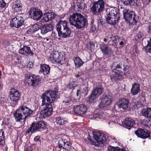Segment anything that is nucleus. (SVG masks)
I'll return each instance as SVG.
<instances>
[{
  "mask_svg": "<svg viewBox=\"0 0 151 151\" xmlns=\"http://www.w3.org/2000/svg\"><path fill=\"white\" fill-rule=\"evenodd\" d=\"M110 67L112 70L110 79L112 82L121 80L123 75L127 76L130 73L129 66L123 60L114 62Z\"/></svg>",
  "mask_w": 151,
  "mask_h": 151,
  "instance_id": "obj_1",
  "label": "nucleus"
},
{
  "mask_svg": "<svg viewBox=\"0 0 151 151\" xmlns=\"http://www.w3.org/2000/svg\"><path fill=\"white\" fill-rule=\"evenodd\" d=\"M69 19L70 24L78 29L83 28L88 24L87 18L78 13H73Z\"/></svg>",
  "mask_w": 151,
  "mask_h": 151,
  "instance_id": "obj_2",
  "label": "nucleus"
},
{
  "mask_svg": "<svg viewBox=\"0 0 151 151\" xmlns=\"http://www.w3.org/2000/svg\"><path fill=\"white\" fill-rule=\"evenodd\" d=\"M33 112V110L27 107L22 105L16 110L13 114L14 117L17 122H21L23 120L24 124L25 123L26 118Z\"/></svg>",
  "mask_w": 151,
  "mask_h": 151,
  "instance_id": "obj_3",
  "label": "nucleus"
},
{
  "mask_svg": "<svg viewBox=\"0 0 151 151\" xmlns=\"http://www.w3.org/2000/svg\"><path fill=\"white\" fill-rule=\"evenodd\" d=\"M119 10L116 7H111L107 9L105 16L107 23L111 25H115L119 19Z\"/></svg>",
  "mask_w": 151,
  "mask_h": 151,
  "instance_id": "obj_4",
  "label": "nucleus"
},
{
  "mask_svg": "<svg viewBox=\"0 0 151 151\" xmlns=\"http://www.w3.org/2000/svg\"><path fill=\"white\" fill-rule=\"evenodd\" d=\"M56 27L59 37L66 38L70 36L71 30L68 27L67 22L65 21H59L56 24Z\"/></svg>",
  "mask_w": 151,
  "mask_h": 151,
  "instance_id": "obj_5",
  "label": "nucleus"
},
{
  "mask_svg": "<svg viewBox=\"0 0 151 151\" xmlns=\"http://www.w3.org/2000/svg\"><path fill=\"white\" fill-rule=\"evenodd\" d=\"M122 12L123 19L125 22L129 25L137 24L138 18L134 11L124 9Z\"/></svg>",
  "mask_w": 151,
  "mask_h": 151,
  "instance_id": "obj_6",
  "label": "nucleus"
},
{
  "mask_svg": "<svg viewBox=\"0 0 151 151\" xmlns=\"http://www.w3.org/2000/svg\"><path fill=\"white\" fill-rule=\"evenodd\" d=\"M47 124L43 121H40L37 122H34L32 123L29 128L25 132L26 134L30 132L33 133L37 132H41L46 129Z\"/></svg>",
  "mask_w": 151,
  "mask_h": 151,
  "instance_id": "obj_7",
  "label": "nucleus"
},
{
  "mask_svg": "<svg viewBox=\"0 0 151 151\" xmlns=\"http://www.w3.org/2000/svg\"><path fill=\"white\" fill-rule=\"evenodd\" d=\"M65 55V52L63 51H54L50 54V58L53 63L61 65L66 63Z\"/></svg>",
  "mask_w": 151,
  "mask_h": 151,
  "instance_id": "obj_8",
  "label": "nucleus"
},
{
  "mask_svg": "<svg viewBox=\"0 0 151 151\" xmlns=\"http://www.w3.org/2000/svg\"><path fill=\"white\" fill-rule=\"evenodd\" d=\"M93 135L94 139L96 141L97 144H96V142L89 138L88 139L90 141L91 145H96L97 146H101L102 144L106 143L107 137H106L105 134L99 132H93Z\"/></svg>",
  "mask_w": 151,
  "mask_h": 151,
  "instance_id": "obj_9",
  "label": "nucleus"
},
{
  "mask_svg": "<svg viewBox=\"0 0 151 151\" xmlns=\"http://www.w3.org/2000/svg\"><path fill=\"white\" fill-rule=\"evenodd\" d=\"M105 2L104 0L94 1L91 8V12L93 14L98 15L105 10Z\"/></svg>",
  "mask_w": 151,
  "mask_h": 151,
  "instance_id": "obj_10",
  "label": "nucleus"
},
{
  "mask_svg": "<svg viewBox=\"0 0 151 151\" xmlns=\"http://www.w3.org/2000/svg\"><path fill=\"white\" fill-rule=\"evenodd\" d=\"M10 103L12 106L17 105L20 100L21 94L19 91L14 88H12L10 91Z\"/></svg>",
  "mask_w": 151,
  "mask_h": 151,
  "instance_id": "obj_11",
  "label": "nucleus"
},
{
  "mask_svg": "<svg viewBox=\"0 0 151 151\" xmlns=\"http://www.w3.org/2000/svg\"><path fill=\"white\" fill-rule=\"evenodd\" d=\"M29 15L31 19L38 21L43 17V14L40 9L37 8L31 7L29 11Z\"/></svg>",
  "mask_w": 151,
  "mask_h": 151,
  "instance_id": "obj_12",
  "label": "nucleus"
},
{
  "mask_svg": "<svg viewBox=\"0 0 151 151\" xmlns=\"http://www.w3.org/2000/svg\"><path fill=\"white\" fill-rule=\"evenodd\" d=\"M24 21L22 16L17 15L10 21V26L12 27L19 28L23 25Z\"/></svg>",
  "mask_w": 151,
  "mask_h": 151,
  "instance_id": "obj_13",
  "label": "nucleus"
},
{
  "mask_svg": "<svg viewBox=\"0 0 151 151\" xmlns=\"http://www.w3.org/2000/svg\"><path fill=\"white\" fill-rule=\"evenodd\" d=\"M102 93V89L100 87H96L93 90L91 93L88 97V101L93 102L97 98L100 96Z\"/></svg>",
  "mask_w": 151,
  "mask_h": 151,
  "instance_id": "obj_14",
  "label": "nucleus"
},
{
  "mask_svg": "<svg viewBox=\"0 0 151 151\" xmlns=\"http://www.w3.org/2000/svg\"><path fill=\"white\" fill-rule=\"evenodd\" d=\"M91 27L90 31L91 32H94V31L98 29H99V28H101L103 25V20L102 19L99 18L96 20V21L94 24V20L93 18H91Z\"/></svg>",
  "mask_w": 151,
  "mask_h": 151,
  "instance_id": "obj_15",
  "label": "nucleus"
},
{
  "mask_svg": "<svg viewBox=\"0 0 151 151\" xmlns=\"http://www.w3.org/2000/svg\"><path fill=\"white\" fill-rule=\"evenodd\" d=\"M112 100L107 95L103 97L98 105L100 109L106 108L110 105L112 102Z\"/></svg>",
  "mask_w": 151,
  "mask_h": 151,
  "instance_id": "obj_16",
  "label": "nucleus"
},
{
  "mask_svg": "<svg viewBox=\"0 0 151 151\" xmlns=\"http://www.w3.org/2000/svg\"><path fill=\"white\" fill-rule=\"evenodd\" d=\"M135 134L139 137L145 139L150 137V132L146 129L139 128L135 131Z\"/></svg>",
  "mask_w": 151,
  "mask_h": 151,
  "instance_id": "obj_17",
  "label": "nucleus"
},
{
  "mask_svg": "<svg viewBox=\"0 0 151 151\" xmlns=\"http://www.w3.org/2000/svg\"><path fill=\"white\" fill-rule=\"evenodd\" d=\"M43 109L40 112V117L45 118L48 117L51 115L53 111L52 105H48V106H43Z\"/></svg>",
  "mask_w": 151,
  "mask_h": 151,
  "instance_id": "obj_18",
  "label": "nucleus"
},
{
  "mask_svg": "<svg viewBox=\"0 0 151 151\" xmlns=\"http://www.w3.org/2000/svg\"><path fill=\"white\" fill-rule=\"evenodd\" d=\"M87 110V106L83 104L75 106H73V111L75 113L79 115L85 114Z\"/></svg>",
  "mask_w": 151,
  "mask_h": 151,
  "instance_id": "obj_19",
  "label": "nucleus"
},
{
  "mask_svg": "<svg viewBox=\"0 0 151 151\" xmlns=\"http://www.w3.org/2000/svg\"><path fill=\"white\" fill-rule=\"evenodd\" d=\"M19 52L22 55L33 56L34 52L31 50L30 47L26 45H24L23 47L19 49Z\"/></svg>",
  "mask_w": 151,
  "mask_h": 151,
  "instance_id": "obj_20",
  "label": "nucleus"
},
{
  "mask_svg": "<svg viewBox=\"0 0 151 151\" xmlns=\"http://www.w3.org/2000/svg\"><path fill=\"white\" fill-rule=\"evenodd\" d=\"M42 99V106H48V105H52V103L49 94L46 91L43 93L41 96Z\"/></svg>",
  "mask_w": 151,
  "mask_h": 151,
  "instance_id": "obj_21",
  "label": "nucleus"
},
{
  "mask_svg": "<svg viewBox=\"0 0 151 151\" xmlns=\"http://www.w3.org/2000/svg\"><path fill=\"white\" fill-rule=\"evenodd\" d=\"M129 100L126 98H122L119 100V103L117 106L119 109H122L125 111L128 109Z\"/></svg>",
  "mask_w": 151,
  "mask_h": 151,
  "instance_id": "obj_22",
  "label": "nucleus"
},
{
  "mask_svg": "<svg viewBox=\"0 0 151 151\" xmlns=\"http://www.w3.org/2000/svg\"><path fill=\"white\" fill-rule=\"evenodd\" d=\"M47 91L48 93L52 103L57 101L58 99L60 98V95L58 93V91L57 90H50Z\"/></svg>",
  "mask_w": 151,
  "mask_h": 151,
  "instance_id": "obj_23",
  "label": "nucleus"
},
{
  "mask_svg": "<svg viewBox=\"0 0 151 151\" xmlns=\"http://www.w3.org/2000/svg\"><path fill=\"white\" fill-rule=\"evenodd\" d=\"M42 80V78L39 76H36L33 75H32L31 82H28V83L30 86L35 87L41 83Z\"/></svg>",
  "mask_w": 151,
  "mask_h": 151,
  "instance_id": "obj_24",
  "label": "nucleus"
},
{
  "mask_svg": "<svg viewBox=\"0 0 151 151\" xmlns=\"http://www.w3.org/2000/svg\"><path fill=\"white\" fill-rule=\"evenodd\" d=\"M56 14L53 12L44 13L42 19L43 22H48L52 20L55 17Z\"/></svg>",
  "mask_w": 151,
  "mask_h": 151,
  "instance_id": "obj_25",
  "label": "nucleus"
},
{
  "mask_svg": "<svg viewBox=\"0 0 151 151\" xmlns=\"http://www.w3.org/2000/svg\"><path fill=\"white\" fill-rule=\"evenodd\" d=\"M50 68L49 65L45 64H41L40 65V70L39 74L43 73L45 76H46L50 73Z\"/></svg>",
  "mask_w": 151,
  "mask_h": 151,
  "instance_id": "obj_26",
  "label": "nucleus"
},
{
  "mask_svg": "<svg viewBox=\"0 0 151 151\" xmlns=\"http://www.w3.org/2000/svg\"><path fill=\"white\" fill-rule=\"evenodd\" d=\"M134 123L135 121L133 119L128 117L122 122V124L129 129H130L133 126Z\"/></svg>",
  "mask_w": 151,
  "mask_h": 151,
  "instance_id": "obj_27",
  "label": "nucleus"
},
{
  "mask_svg": "<svg viewBox=\"0 0 151 151\" xmlns=\"http://www.w3.org/2000/svg\"><path fill=\"white\" fill-rule=\"evenodd\" d=\"M53 30L52 25L50 24H45L40 28L41 33L42 35H45Z\"/></svg>",
  "mask_w": 151,
  "mask_h": 151,
  "instance_id": "obj_28",
  "label": "nucleus"
},
{
  "mask_svg": "<svg viewBox=\"0 0 151 151\" xmlns=\"http://www.w3.org/2000/svg\"><path fill=\"white\" fill-rule=\"evenodd\" d=\"M139 84L137 83H134L132 85L131 89V94L132 95H135L138 94L140 91Z\"/></svg>",
  "mask_w": 151,
  "mask_h": 151,
  "instance_id": "obj_29",
  "label": "nucleus"
},
{
  "mask_svg": "<svg viewBox=\"0 0 151 151\" xmlns=\"http://www.w3.org/2000/svg\"><path fill=\"white\" fill-rule=\"evenodd\" d=\"M100 49L104 55H106L108 56H110L112 52L111 49L105 45L101 47Z\"/></svg>",
  "mask_w": 151,
  "mask_h": 151,
  "instance_id": "obj_30",
  "label": "nucleus"
},
{
  "mask_svg": "<svg viewBox=\"0 0 151 151\" xmlns=\"http://www.w3.org/2000/svg\"><path fill=\"white\" fill-rule=\"evenodd\" d=\"M40 28V27L37 24H34L27 30L26 32V34L27 35L32 34L38 31Z\"/></svg>",
  "mask_w": 151,
  "mask_h": 151,
  "instance_id": "obj_31",
  "label": "nucleus"
},
{
  "mask_svg": "<svg viewBox=\"0 0 151 151\" xmlns=\"http://www.w3.org/2000/svg\"><path fill=\"white\" fill-rule=\"evenodd\" d=\"M73 60L75 67L77 68H80L84 63V62H83L79 57H74Z\"/></svg>",
  "mask_w": 151,
  "mask_h": 151,
  "instance_id": "obj_32",
  "label": "nucleus"
},
{
  "mask_svg": "<svg viewBox=\"0 0 151 151\" xmlns=\"http://www.w3.org/2000/svg\"><path fill=\"white\" fill-rule=\"evenodd\" d=\"M142 115L145 117L151 118V108H147L141 110Z\"/></svg>",
  "mask_w": 151,
  "mask_h": 151,
  "instance_id": "obj_33",
  "label": "nucleus"
},
{
  "mask_svg": "<svg viewBox=\"0 0 151 151\" xmlns=\"http://www.w3.org/2000/svg\"><path fill=\"white\" fill-rule=\"evenodd\" d=\"M121 1L125 5L131 6H137L138 5V0H121Z\"/></svg>",
  "mask_w": 151,
  "mask_h": 151,
  "instance_id": "obj_34",
  "label": "nucleus"
},
{
  "mask_svg": "<svg viewBox=\"0 0 151 151\" xmlns=\"http://www.w3.org/2000/svg\"><path fill=\"white\" fill-rule=\"evenodd\" d=\"M83 4L81 2L77 1L74 4V9L76 11H79L84 9Z\"/></svg>",
  "mask_w": 151,
  "mask_h": 151,
  "instance_id": "obj_35",
  "label": "nucleus"
},
{
  "mask_svg": "<svg viewBox=\"0 0 151 151\" xmlns=\"http://www.w3.org/2000/svg\"><path fill=\"white\" fill-rule=\"evenodd\" d=\"M71 101V99L70 97H65L63 99L62 103L64 108L69 107L68 106H69Z\"/></svg>",
  "mask_w": 151,
  "mask_h": 151,
  "instance_id": "obj_36",
  "label": "nucleus"
},
{
  "mask_svg": "<svg viewBox=\"0 0 151 151\" xmlns=\"http://www.w3.org/2000/svg\"><path fill=\"white\" fill-rule=\"evenodd\" d=\"M96 43L92 41H90L89 43L86 45V48L90 52H91L94 50L95 48Z\"/></svg>",
  "mask_w": 151,
  "mask_h": 151,
  "instance_id": "obj_37",
  "label": "nucleus"
},
{
  "mask_svg": "<svg viewBox=\"0 0 151 151\" xmlns=\"http://www.w3.org/2000/svg\"><path fill=\"white\" fill-rule=\"evenodd\" d=\"M147 44L144 48L147 52L151 53V37L147 41Z\"/></svg>",
  "mask_w": 151,
  "mask_h": 151,
  "instance_id": "obj_38",
  "label": "nucleus"
},
{
  "mask_svg": "<svg viewBox=\"0 0 151 151\" xmlns=\"http://www.w3.org/2000/svg\"><path fill=\"white\" fill-rule=\"evenodd\" d=\"M55 122L60 125H63L67 122V121L65 120L63 117H58L56 118Z\"/></svg>",
  "mask_w": 151,
  "mask_h": 151,
  "instance_id": "obj_39",
  "label": "nucleus"
},
{
  "mask_svg": "<svg viewBox=\"0 0 151 151\" xmlns=\"http://www.w3.org/2000/svg\"><path fill=\"white\" fill-rule=\"evenodd\" d=\"M14 5L15 8H18L20 11L22 10V4L19 0H17L15 2Z\"/></svg>",
  "mask_w": 151,
  "mask_h": 151,
  "instance_id": "obj_40",
  "label": "nucleus"
},
{
  "mask_svg": "<svg viewBox=\"0 0 151 151\" xmlns=\"http://www.w3.org/2000/svg\"><path fill=\"white\" fill-rule=\"evenodd\" d=\"M64 142V144L65 145L63 146L62 148L66 150L70 151L71 149V146L72 144L67 140V142Z\"/></svg>",
  "mask_w": 151,
  "mask_h": 151,
  "instance_id": "obj_41",
  "label": "nucleus"
},
{
  "mask_svg": "<svg viewBox=\"0 0 151 151\" xmlns=\"http://www.w3.org/2000/svg\"><path fill=\"white\" fill-rule=\"evenodd\" d=\"M109 38L108 42H110V41H112V43H116V40L118 39V36H114L112 35H109L108 37Z\"/></svg>",
  "mask_w": 151,
  "mask_h": 151,
  "instance_id": "obj_42",
  "label": "nucleus"
},
{
  "mask_svg": "<svg viewBox=\"0 0 151 151\" xmlns=\"http://www.w3.org/2000/svg\"><path fill=\"white\" fill-rule=\"evenodd\" d=\"M67 142V139L63 137L61 138L59 140L58 143V147L60 148L63 147V146H65V145L64 144V142Z\"/></svg>",
  "mask_w": 151,
  "mask_h": 151,
  "instance_id": "obj_43",
  "label": "nucleus"
},
{
  "mask_svg": "<svg viewBox=\"0 0 151 151\" xmlns=\"http://www.w3.org/2000/svg\"><path fill=\"white\" fill-rule=\"evenodd\" d=\"M77 84L76 81H70L68 86L69 89L73 90L76 86Z\"/></svg>",
  "mask_w": 151,
  "mask_h": 151,
  "instance_id": "obj_44",
  "label": "nucleus"
},
{
  "mask_svg": "<svg viewBox=\"0 0 151 151\" xmlns=\"http://www.w3.org/2000/svg\"><path fill=\"white\" fill-rule=\"evenodd\" d=\"M89 91V87L88 85L85 87L84 88L81 92L82 96L85 97L88 94Z\"/></svg>",
  "mask_w": 151,
  "mask_h": 151,
  "instance_id": "obj_45",
  "label": "nucleus"
},
{
  "mask_svg": "<svg viewBox=\"0 0 151 151\" xmlns=\"http://www.w3.org/2000/svg\"><path fill=\"white\" fill-rule=\"evenodd\" d=\"M143 34L141 32H139L135 36V39L137 40V39H142L143 36Z\"/></svg>",
  "mask_w": 151,
  "mask_h": 151,
  "instance_id": "obj_46",
  "label": "nucleus"
},
{
  "mask_svg": "<svg viewBox=\"0 0 151 151\" xmlns=\"http://www.w3.org/2000/svg\"><path fill=\"white\" fill-rule=\"evenodd\" d=\"M5 137H1L0 138V147H3L5 145Z\"/></svg>",
  "mask_w": 151,
  "mask_h": 151,
  "instance_id": "obj_47",
  "label": "nucleus"
},
{
  "mask_svg": "<svg viewBox=\"0 0 151 151\" xmlns=\"http://www.w3.org/2000/svg\"><path fill=\"white\" fill-rule=\"evenodd\" d=\"M33 75V74H27L25 75V81L27 83H28L29 81H31V78H32V75Z\"/></svg>",
  "mask_w": 151,
  "mask_h": 151,
  "instance_id": "obj_48",
  "label": "nucleus"
},
{
  "mask_svg": "<svg viewBox=\"0 0 151 151\" xmlns=\"http://www.w3.org/2000/svg\"><path fill=\"white\" fill-rule=\"evenodd\" d=\"M118 40L119 42V45L120 46H123L124 45V42H125V40L123 38H121L118 37Z\"/></svg>",
  "mask_w": 151,
  "mask_h": 151,
  "instance_id": "obj_49",
  "label": "nucleus"
},
{
  "mask_svg": "<svg viewBox=\"0 0 151 151\" xmlns=\"http://www.w3.org/2000/svg\"><path fill=\"white\" fill-rule=\"evenodd\" d=\"M6 4L4 0H0V7L4 8L5 7Z\"/></svg>",
  "mask_w": 151,
  "mask_h": 151,
  "instance_id": "obj_50",
  "label": "nucleus"
},
{
  "mask_svg": "<svg viewBox=\"0 0 151 151\" xmlns=\"http://www.w3.org/2000/svg\"><path fill=\"white\" fill-rule=\"evenodd\" d=\"M101 117L99 112L96 113L93 115V118L95 119L101 118Z\"/></svg>",
  "mask_w": 151,
  "mask_h": 151,
  "instance_id": "obj_51",
  "label": "nucleus"
},
{
  "mask_svg": "<svg viewBox=\"0 0 151 151\" xmlns=\"http://www.w3.org/2000/svg\"><path fill=\"white\" fill-rule=\"evenodd\" d=\"M1 137H5L4 131L2 129H0V138Z\"/></svg>",
  "mask_w": 151,
  "mask_h": 151,
  "instance_id": "obj_52",
  "label": "nucleus"
},
{
  "mask_svg": "<svg viewBox=\"0 0 151 151\" xmlns=\"http://www.w3.org/2000/svg\"><path fill=\"white\" fill-rule=\"evenodd\" d=\"M33 150V147L32 145L26 147L24 151H32Z\"/></svg>",
  "mask_w": 151,
  "mask_h": 151,
  "instance_id": "obj_53",
  "label": "nucleus"
},
{
  "mask_svg": "<svg viewBox=\"0 0 151 151\" xmlns=\"http://www.w3.org/2000/svg\"><path fill=\"white\" fill-rule=\"evenodd\" d=\"M40 136H37L34 137V140L35 142L40 141Z\"/></svg>",
  "mask_w": 151,
  "mask_h": 151,
  "instance_id": "obj_54",
  "label": "nucleus"
},
{
  "mask_svg": "<svg viewBox=\"0 0 151 151\" xmlns=\"http://www.w3.org/2000/svg\"><path fill=\"white\" fill-rule=\"evenodd\" d=\"M3 151H7L8 150V148L6 145L5 144V146H4L3 147H1Z\"/></svg>",
  "mask_w": 151,
  "mask_h": 151,
  "instance_id": "obj_55",
  "label": "nucleus"
},
{
  "mask_svg": "<svg viewBox=\"0 0 151 151\" xmlns=\"http://www.w3.org/2000/svg\"><path fill=\"white\" fill-rule=\"evenodd\" d=\"M118 147H112L110 151H118Z\"/></svg>",
  "mask_w": 151,
  "mask_h": 151,
  "instance_id": "obj_56",
  "label": "nucleus"
},
{
  "mask_svg": "<svg viewBox=\"0 0 151 151\" xmlns=\"http://www.w3.org/2000/svg\"><path fill=\"white\" fill-rule=\"evenodd\" d=\"M2 124H3L4 125H8L9 124V122H6V121L4 120V121H3Z\"/></svg>",
  "mask_w": 151,
  "mask_h": 151,
  "instance_id": "obj_57",
  "label": "nucleus"
},
{
  "mask_svg": "<svg viewBox=\"0 0 151 151\" xmlns=\"http://www.w3.org/2000/svg\"><path fill=\"white\" fill-rule=\"evenodd\" d=\"M57 35V34L55 33V32H52V36L54 37H56V35Z\"/></svg>",
  "mask_w": 151,
  "mask_h": 151,
  "instance_id": "obj_58",
  "label": "nucleus"
},
{
  "mask_svg": "<svg viewBox=\"0 0 151 151\" xmlns=\"http://www.w3.org/2000/svg\"><path fill=\"white\" fill-rule=\"evenodd\" d=\"M106 38H104L103 40L105 42H106L107 41V40H109V37H106Z\"/></svg>",
  "mask_w": 151,
  "mask_h": 151,
  "instance_id": "obj_59",
  "label": "nucleus"
},
{
  "mask_svg": "<svg viewBox=\"0 0 151 151\" xmlns=\"http://www.w3.org/2000/svg\"><path fill=\"white\" fill-rule=\"evenodd\" d=\"M81 91V90L80 89L78 90H77V92L76 93V95L77 96H79L78 92H80Z\"/></svg>",
  "mask_w": 151,
  "mask_h": 151,
  "instance_id": "obj_60",
  "label": "nucleus"
},
{
  "mask_svg": "<svg viewBox=\"0 0 151 151\" xmlns=\"http://www.w3.org/2000/svg\"><path fill=\"white\" fill-rule=\"evenodd\" d=\"M148 29L149 32L151 33V25L149 27Z\"/></svg>",
  "mask_w": 151,
  "mask_h": 151,
  "instance_id": "obj_61",
  "label": "nucleus"
},
{
  "mask_svg": "<svg viewBox=\"0 0 151 151\" xmlns=\"http://www.w3.org/2000/svg\"><path fill=\"white\" fill-rule=\"evenodd\" d=\"M118 151H123V149H121L119 147H118Z\"/></svg>",
  "mask_w": 151,
  "mask_h": 151,
  "instance_id": "obj_62",
  "label": "nucleus"
},
{
  "mask_svg": "<svg viewBox=\"0 0 151 151\" xmlns=\"http://www.w3.org/2000/svg\"><path fill=\"white\" fill-rule=\"evenodd\" d=\"M75 76L77 78H78L80 77V75H79L78 74L77 75H75Z\"/></svg>",
  "mask_w": 151,
  "mask_h": 151,
  "instance_id": "obj_63",
  "label": "nucleus"
},
{
  "mask_svg": "<svg viewBox=\"0 0 151 151\" xmlns=\"http://www.w3.org/2000/svg\"><path fill=\"white\" fill-rule=\"evenodd\" d=\"M10 119V118H8L7 119V120H6V122H8V121H9V120Z\"/></svg>",
  "mask_w": 151,
  "mask_h": 151,
  "instance_id": "obj_64",
  "label": "nucleus"
}]
</instances>
